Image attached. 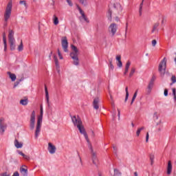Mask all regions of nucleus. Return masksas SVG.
Segmentation results:
<instances>
[{"label": "nucleus", "instance_id": "42", "mask_svg": "<svg viewBox=\"0 0 176 176\" xmlns=\"http://www.w3.org/2000/svg\"><path fill=\"white\" fill-rule=\"evenodd\" d=\"M164 95L165 96V97H167V96H168V89H164Z\"/></svg>", "mask_w": 176, "mask_h": 176}, {"label": "nucleus", "instance_id": "39", "mask_svg": "<svg viewBox=\"0 0 176 176\" xmlns=\"http://www.w3.org/2000/svg\"><path fill=\"white\" fill-rule=\"evenodd\" d=\"M155 160V155L153 154L150 155V160L151 162V164H153V160Z\"/></svg>", "mask_w": 176, "mask_h": 176}, {"label": "nucleus", "instance_id": "23", "mask_svg": "<svg viewBox=\"0 0 176 176\" xmlns=\"http://www.w3.org/2000/svg\"><path fill=\"white\" fill-rule=\"evenodd\" d=\"M160 25L159 23H156L154 24V25L153 26V29L151 30V32L153 34V32H155V31H157V28Z\"/></svg>", "mask_w": 176, "mask_h": 176}, {"label": "nucleus", "instance_id": "3", "mask_svg": "<svg viewBox=\"0 0 176 176\" xmlns=\"http://www.w3.org/2000/svg\"><path fill=\"white\" fill-rule=\"evenodd\" d=\"M72 47V50H73L72 52L70 53V57L72 58L73 60V64L74 65H79V58L78 57V48L76 47V46L72 45L71 46Z\"/></svg>", "mask_w": 176, "mask_h": 176}, {"label": "nucleus", "instance_id": "4", "mask_svg": "<svg viewBox=\"0 0 176 176\" xmlns=\"http://www.w3.org/2000/svg\"><path fill=\"white\" fill-rule=\"evenodd\" d=\"M8 41L10 43V50L13 51L16 50V40L14 39V32L13 30H9Z\"/></svg>", "mask_w": 176, "mask_h": 176}, {"label": "nucleus", "instance_id": "20", "mask_svg": "<svg viewBox=\"0 0 176 176\" xmlns=\"http://www.w3.org/2000/svg\"><path fill=\"white\" fill-rule=\"evenodd\" d=\"M155 85L154 82H149L148 85L147 87L148 89V93L151 94V91H152V89H153V85Z\"/></svg>", "mask_w": 176, "mask_h": 176}, {"label": "nucleus", "instance_id": "58", "mask_svg": "<svg viewBox=\"0 0 176 176\" xmlns=\"http://www.w3.org/2000/svg\"><path fill=\"white\" fill-rule=\"evenodd\" d=\"M118 119L120 120V110H119V109H118Z\"/></svg>", "mask_w": 176, "mask_h": 176}, {"label": "nucleus", "instance_id": "63", "mask_svg": "<svg viewBox=\"0 0 176 176\" xmlns=\"http://www.w3.org/2000/svg\"><path fill=\"white\" fill-rule=\"evenodd\" d=\"M109 65H110L111 64H112V59H109Z\"/></svg>", "mask_w": 176, "mask_h": 176}, {"label": "nucleus", "instance_id": "44", "mask_svg": "<svg viewBox=\"0 0 176 176\" xmlns=\"http://www.w3.org/2000/svg\"><path fill=\"white\" fill-rule=\"evenodd\" d=\"M20 5H24V6H27V3H25V1L21 0L19 1Z\"/></svg>", "mask_w": 176, "mask_h": 176}, {"label": "nucleus", "instance_id": "31", "mask_svg": "<svg viewBox=\"0 0 176 176\" xmlns=\"http://www.w3.org/2000/svg\"><path fill=\"white\" fill-rule=\"evenodd\" d=\"M125 91H126V97H125V102L129 100V87L125 88Z\"/></svg>", "mask_w": 176, "mask_h": 176}, {"label": "nucleus", "instance_id": "16", "mask_svg": "<svg viewBox=\"0 0 176 176\" xmlns=\"http://www.w3.org/2000/svg\"><path fill=\"white\" fill-rule=\"evenodd\" d=\"M45 98L47 101V104L48 107L50 105V98H49V91H47V87L45 86Z\"/></svg>", "mask_w": 176, "mask_h": 176}, {"label": "nucleus", "instance_id": "36", "mask_svg": "<svg viewBox=\"0 0 176 176\" xmlns=\"http://www.w3.org/2000/svg\"><path fill=\"white\" fill-rule=\"evenodd\" d=\"M66 2H67V5H69L70 8H72V6H74V3H72V0H66Z\"/></svg>", "mask_w": 176, "mask_h": 176}, {"label": "nucleus", "instance_id": "50", "mask_svg": "<svg viewBox=\"0 0 176 176\" xmlns=\"http://www.w3.org/2000/svg\"><path fill=\"white\" fill-rule=\"evenodd\" d=\"M19 84L20 81H16L14 85V89H15V87H17V86H19Z\"/></svg>", "mask_w": 176, "mask_h": 176}, {"label": "nucleus", "instance_id": "18", "mask_svg": "<svg viewBox=\"0 0 176 176\" xmlns=\"http://www.w3.org/2000/svg\"><path fill=\"white\" fill-rule=\"evenodd\" d=\"M172 171H173V165H171V161H168V166H167V174H168V175H170V174H171Z\"/></svg>", "mask_w": 176, "mask_h": 176}, {"label": "nucleus", "instance_id": "60", "mask_svg": "<svg viewBox=\"0 0 176 176\" xmlns=\"http://www.w3.org/2000/svg\"><path fill=\"white\" fill-rule=\"evenodd\" d=\"M127 72H129V69H125L124 72V75H127Z\"/></svg>", "mask_w": 176, "mask_h": 176}, {"label": "nucleus", "instance_id": "1", "mask_svg": "<svg viewBox=\"0 0 176 176\" xmlns=\"http://www.w3.org/2000/svg\"><path fill=\"white\" fill-rule=\"evenodd\" d=\"M78 129L79 132L80 134H82L84 135L87 144H88V148L89 151H91V154L92 156V162L94 164H97V153L94 151L93 149V146H91V143H90V140H89V136L87 135V133L86 132V129H85V126H83V124H81L79 126L77 127Z\"/></svg>", "mask_w": 176, "mask_h": 176}, {"label": "nucleus", "instance_id": "14", "mask_svg": "<svg viewBox=\"0 0 176 176\" xmlns=\"http://www.w3.org/2000/svg\"><path fill=\"white\" fill-rule=\"evenodd\" d=\"M93 106L94 109H98L100 108V99L98 98H96L94 100Z\"/></svg>", "mask_w": 176, "mask_h": 176}, {"label": "nucleus", "instance_id": "43", "mask_svg": "<svg viewBox=\"0 0 176 176\" xmlns=\"http://www.w3.org/2000/svg\"><path fill=\"white\" fill-rule=\"evenodd\" d=\"M155 80H156V76H153L151 80H150V82H152V83H155Z\"/></svg>", "mask_w": 176, "mask_h": 176}, {"label": "nucleus", "instance_id": "11", "mask_svg": "<svg viewBox=\"0 0 176 176\" xmlns=\"http://www.w3.org/2000/svg\"><path fill=\"white\" fill-rule=\"evenodd\" d=\"M62 47L65 53H68V40H67V37L62 39Z\"/></svg>", "mask_w": 176, "mask_h": 176}, {"label": "nucleus", "instance_id": "38", "mask_svg": "<svg viewBox=\"0 0 176 176\" xmlns=\"http://www.w3.org/2000/svg\"><path fill=\"white\" fill-rule=\"evenodd\" d=\"M117 66L118 67V68H122V67H123V63H122V60L118 61Z\"/></svg>", "mask_w": 176, "mask_h": 176}, {"label": "nucleus", "instance_id": "59", "mask_svg": "<svg viewBox=\"0 0 176 176\" xmlns=\"http://www.w3.org/2000/svg\"><path fill=\"white\" fill-rule=\"evenodd\" d=\"M113 149L114 151V153H116V151H118V148H116V146H113Z\"/></svg>", "mask_w": 176, "mask_h": 176}, {"label": "nucleus", "instance_id": "29", "mask_svg": "<svg viewBox=\"0 0 176 176\" xmlns=\"http://www.w3.org/2000/svg\"><path fill=\"white\" fill-rule=\"evenodd\" d=\"M78 1L83 6H87V0H78Z\"/></svg>", "mask_w": 176, "mask_h": 176}, {"label": "nucleus", "instance_id": "24", "mask_svg": "<svg viewBox=\"0 0 176 176\" xmlns=\"http://www.w3.org/2000/svg\"><path fill=\"white\" fill-rule=\"evenodd\" d=\"M53 21H54V25H58V17H57L56 15L53 16Z\"/></svg>", "mask_w": 176, "mask_h": 176}, {"label": "nucleus", "instance_id": "19", "mask_svg": "<svg viewBox=\"0 0 176 176\" xmlns=\"http://www.w3.org/2000/svg\"><path fill=\"white\" fill-rule=\"evenodd\" d=\"M114 9L118 10V12H122V6L119 3H116L113 4Z\"/></svg>", "mask_w": 176, "mask_h": 176}, {"label": "nucleus", "instance_id": "61", "mask_svg": "<svg viewBox=\"0 0 176 176\" xmlns=\"http://www.w3.org/2000/svg\"><path fill=\"white\" fill-rule=\"evenodd\" d=\"M50 3H51L52 6H54V0H51Z\"/></svg>", "mask_w": 176, "mask_h": 176}, {"label": "nucleus", "instance_id": "45", "mask_svg": "<svg viewBox=\"0 0 176 176\" xmlns=\"http://www.w3.org/2000/svg\"><path fill=\"white\" fill-rule=\"evenodd\" d=\"M171 80H172V83H175L176 82V77H175V76H173L171 77Z\"/></svg>", "mask_w": 176, "mask_h": 176}, {"label": "nucleus", "instance_id": "35", "mask_svg": "<svg viewBox=\"0 0 176 176\" xmlns=\"http://www.w3.org/2000/svg\"><path fill=\"white\" fill-rule=\"evenodd\" d=\"M172 91H173V98H174V100L176 101V89L175 88H173L172 89Z\"/></svg>", "mask_w": 176, "mask_h": 176}, {"label": "nucleus", "instance_id": "27", "mask_svg": "<svg viewBox=\"0 0 176 176\" xmlns=\"http://www.w3.org/2000/svg\"><path fill=\"white\" fill-rule=\"evenodd\" d=\"M24 50V45H23V41H21V44L18 46V52H23Z\"/></svg>", "mask_w": 176, "mask_h": 176}, {"label": "nucleus", "instance_id": "5", "mask_svg": "<svg viewBox=\"0 0 176 176\" xmlns=\"http://www.w3.org/2000/svg\"><path fill=\"white\" fill-rule=\"evenodd\" d=\"M167 68V59L164 58L159 64L158 71L161 75L164 76Z\"/></svg>", "mask_w": 176, "mask_h": 176}, {"label": "nucleus", "instance_id": "15", "mask_svg": "<svg viewBox=\"0 0 176 176\" xmlns=\"http://www.w3.org/2000/svg\"><path fill=\"white\" fill-rule=\"evenodd\" d=\"M20 173L22 175V176H28V169L27 168H20Z\"/></svg>", "mask_w": 176, "mask_h": 176}, {"label": "nucleus", "instance_id": "52", "mask_svg": "<svg viewBox=\"0 0 176 176\" xmlns=\"http://www.w3.org/2000/svg\"><path fill=\"white\" fill-rule=\"evenodd\" d=\"M163 130V125H160V127L157 129V131L160 132Z\"/></svg>", "mask_w": 176, "mask_h": 176}, {"label": "nucleus", "instance_id": "46", "mask_svg": "<svg viewBox=\"0 0 176 176\" xmlns=\"http://www.w3.org/2000/svg\"><path fill=\"white\" fill-rule=\"evenodd\" d=\"M153 118L155 119L156 120H157V119H159V116H157V113H154L153 114Z\"/></svg>", "mask_w": 176, "mask_h": 176}, {"label": "nucleus", "instance_id": "53", "mask_svg": "<svg viewBox=\"0 0 176 176\" xmlns=\"http://www.w3.org/2000/svg\"><path fill=\"white\" fill-rule=\"evenodd\" d=\"M115 67H113V64L109 65V69H111V71H113Z\"/></svg>", "mask_w": 176, "mask_h": 176}, {"label": "nucleus", "instance_id": "47", "mask_svg": "<svg viewBox=\"0 0 176 176\" xmlns=\"http://www.w3.org/2000/svg\"><path fill=\"white\" fill-rule=\"evenodd\" d=\"M157 43V41L156 40L152 41V46H153V47L156 46Z\"/></svg>", "mask_w": 176, "mask_h": 176}, {"label": "nucleus", "instance_id": "48", "mask_svg": "<svg viewBox=\"0 0 176 176\" xmlns=\"http://www.w3.org/2000/svg\"><path fill=\"white\" fill-rule=\"evenodd\" d=\"M3 43H6V34L5 33L3 34Z\"/></svg>", "mask_w": 176, "mask_h": 176}, {"label": "nucleus", "instance_id": "28", "mask_svg": "<svg viewBox=\"0 0 176 176\" xmlns=\"http://www.w3.org/2000/svg\"><path fill=\"white\" fill-rule=\"evenodd\" d=\"M145 129V127L142 126L141 128L138 129L137 131H136V135L137 137H140V134H141V131H142V130H144Z\"/></svg>", "mask_w": 176, "mask_h": 176}, {"label": "nucleus", "instance_id": "10", "mask_svg": "<svg viewBox=\"0 0 176 176\" xmlns=\"http://www.w3.org/2000/svg\"><path fill=\"white\" fill-rule=\"evenodd\" d=\"M116 31H118V25H116V23H111L109 27V32H110L113 36L115 34H116Z\"/></svg>", "mask_w": 176, "mask_h": 176}, {"label": "nucleus", "instance_id": "12", "mask_svg": "<svg viewBox=\"0 0 176 176\" xmlns=\"http://www.w3.org/2000/svg\"><path fill=\"white\" fill-rule=\"evenodd\" d=\"M47 151L50 152V155H54V153H56V151H57V148H56V146L50 142L48 143Z\"/></svg>", "mask_w": 176, "mask_h": 176}, {"label": "nucleus", "instance_id": "13", "mask_svg": "<svg viewBox=\"0 0 176 176\" xmlns=\"http://www.w3.org/2000/svg\"><path fill=\"white\" fill-rule=\"evenodd\" d=\"M3 120V118L0 119V134H3V133H5V130H6V127H8Z\"/></svg>", "mask_w": 176, "mask_h": 176}, {"label": "nucleus", "instance_id": "22", "mask_svg": "<svg viewBox=\"0 0 176 176\" xmlns=\"http://www.w3.org/2000/svg\"><path fill=\"white\" fill-rule=\"evenodd\" d=\"M8 75H9V76H10V79H11V80H12V82H14V80H16V74H12V73H10V72H8Z\"/></svg>", "mask_w": 176, "mask_h": 176}, {"label": "nucleus", "instance_id": "26", "mask_svg": "<svg viewBox=\"0 0 176 176\" xmlns=\"http://www.w3.org/2000/svg\"><path fill=\"white\" fill-rule=\"evenodd\" d=\"M20 104L21 105L25 106L28 105V99H22L20 100Z\"/></svg>", "mask_w": 176, "mask_h": 176}, {"label": "nucleus", "instance_id": "57", "mask_svg": "<svg viewBox=\"0 0 176 176\" xmlns=\"http://www.w3.org/2000/svg\"><path fill=\"white\" fill-rule=\"evenodd\" d=\"M18 153H19V155H21V156H23V157L25 155V154H24V153H23L21 151H18Z\"/></svg>", "mask_w": 176, "mask_h": 176}, {"label": "nucleus", "instance_id": "30", "mask_svg": "<svg viewBox=\"0 0 176 176\" xmlns=\"http://www.w3.org/2000/svg\"><path fill=\"white\" fill-rule=\"evenodd\" d=\"M114 176H122V173L118 169H114Z\"/></svg>", "mask_w": 176, "mask_h": 176}, {"label": "nucleus", "instance_id": "51", "mask_svg": "<svg viewBox=\"0 0 176 176\" xmlns=\"http://www.w3.org/2000/svg\"><path fill=\"white\" fill-rule=\"evenodd\" d=\"M3 45H4V52H6L8 49V44H6V43H3Z\"/></svg>", "mask_w": 176, "mask_h": 176}, {"label": "nucleus", "instance_id": "9", "mask_svg": "<svg viewBox=\"0 0 176 176\" xmlns=\"http://www.w3.org/2000/svg\"><path fill=\"white\" fill-rule=\"evenodd\" d=\"M30 130H34L35 129V111L32 112L30 116Z\"/></svg>", "mask_w": 176, "mask_h": 176}, {"label": "nucleus", "instance_id": "37", "mask_svg": "<svg viewBox=\"0 0 176 176\" xmlns=\"http://www.w3.org/2000/svg\"><path fill=\"white\" fill-rule=\"evenodd\" d=\"M130 65H131V63L130 61H127L125 66V69H129L130 68Z\"/></svg>", "mask_w": 176, "mask_h": 176}, {"label": "nucleus", "instance_id": "17", "mask_svg": "<svg viewBox=\"0 0 176 176\" xmlns=\"http://www.w3.org/2000/svg\"><path fill=\"white\" fill-rule=\"evenodd\" d=\"M54 60L56 65V67L57 68V72L58 74H60V65L58 64V59H57V56H54Z\"/></svg>", "mask_w": 176, "mask_h": 176}, {"label": "nucleus", "instance_id": "21", "mask_svg": "<svg viewBox=\"0 0 176 176\" xmlns=\"http://www.w3.org/2000/svg\"><path fill=\"white\" fill-rule=\"evenodd\" d=\"M14 145L17 149H19L20 148H23V144L19 142V140H14Z\"/></svg>", "mask_w": 176, "mask_h": 176}, {"label": "nucleus", "instance_id": "56", "mask_svg": "<svg viewBox=\"0 0 176 176\" xmlns=\"http://www.w3.org/2000/svg\"><path fill=\"white\" fill-rule=\"evenodd\" d=\"M162 120H160V121L156 123V126H160V124H162Z\"/></svg>", "mask_w": 176, "mask_h": 176}, {"label": "nucleus", "instance_id": "62", "mask_svg": "<svg viewBox=\"0 0 176 176\" xmlns=\"http://www.w3.org/2000/svg\"><path fill=\"white\" fill-rule=\"evenodd\" d=\"M108 13L110 16H112V11H111V10H109Z\"/></svg>", "mask_w": 176, "mask_h": 176}, {"label": "nucleus", "instance_id": "8", "mask_svg": "<svg viewBox=\"0 0 176 176\" xmlns=\"http://www.w3.org/2000/svg\"><path fill=\"white\" fill-rule=\"evenodd\" d=\"M71 119L75 127H78L81 124H83V123L82 122V120H80V118H79V116H71Z\"/></svg>", "mask_w": 176, "mask_h": 176}, {"label": "nucleus", "instance_id": "33", "mask_svg": "<svg viewBox=\"0 0 176 176\" xmlns=\"http://www.w3.org/2000/svg\"><path fill=\"white\" fill-rule=\"evenodd\" d=\"M137 93H135L133 94V96L132 98L131 102V105H133V104L134 103V101H135V98H137Z\"/></svg>", "mask_w": 176, "mask_h": 176}, {"label": "nucleus", "instance_id": "54", "mask_svg": "<svg viewBox=\"0 0 176 176\" xmlns=\"http://www.w3.org/2000/svg\"><path fill=\"white\" fill-rule=\"evenodd\" d=\"M24 159H25L26 160H30V156L27 155L25 154V155L23 156Z\"/></svg>", "mask_w": 176, "mask_h": 176}, {"label": "nucleus", "instance_id": "34", "mask_svg": "<svg viewBox=\"0 0 176 176\" xmlns=\"http://www.w3.org/2000/svg\"><path fill=\"white\" fill-rule=\"evenodd\" d=\"M127 30H129V23H126L125 26V38H127Z\"/></svg>", "mask_w": 176, "mask_h": 176}, {"label": "nucleus", "instance_id": "49", "mask_svg": "<svg viewBox=\"0 0 176 176\" xmlns=\"http://www.w3.org/2000/svg\"><path fill=\"white\" fill-rule=\"evenodd\" d=\"M149 141V133L147 132L146 135V142H148Z\"/></svg>", "mask_w": 176, "mask_h": 176}, {"label": "nucleus", "instance_id": "55", "mask_svg": "<svg viewBox=\"0 0 176 176\" xmlns=\"http://www.w3.org/2000/svg\"><path fill=\"white\" fill-rule=\"evenodd\" d=\"M0 176H9V174H8V173H1V175H0Z\"/></svg>", "mask_w": 176, "mask_h": 176}, {"label": "nucleus", "instance_id": "2", "mask_svg": "<svg viewBox=\"0 0 176 176\" xmlns=\"http://www.w3.org/2000/svg\"><path fill=\"white\" fill-rule=\"evenodd\" d=\"M43 119V107L41 106L40 115L38 117L37 123L36 126L35 138H38V137H39V134L41 133V127H42Z\"/></svg>", "mask_w": 176, "mask_h": 176}, {"label": "nucleus", "instance_id": "64", "mask_svg": "<svg viewBox=\"0 0 176 176\" xmlns=\"http://www.w3.org/2000/svg\"><path fill=\"white\" fill-rule=\"evenodd\" d=\"M134 176H138V173L137 172L134 173Z\"/></svg>", "mask_w": 176, "mask_h": 176}, {"label": "nucleus", "instance_id": "6", "mask_svg": "<svg viewBox=\"0 0 176 176\" xmlns=\"http://www.w3.org/2000/svg\"><path fill=\"white\" fill-rule=\"evenodd\" d=\"M12 1H10L7 5L6 12L4 13L5 21H8L9 19H10V16L12 14Z\"/></svg>", "mask_w": 176, "mask_h": 176}, {"label": "nucleus", "instance_id": "25", "mask_svg": "<svg viewBox=\"0 0 176 176\" xmlns=\"http://www.w3.org/2000/svg\"><path fill=\"white\" fill-rule=\"evenodd\" d=\"M144 1H142V3L140 5V8H139V16H142V6H144Z\"/></svg>", "mask_w": 176, "mask_h": 176}, {"label": "nucleus", "instance_id": "7", "mask_svg": "<svg viewBox=\"0 0 176 176\" xmlns=\"http://www.w3.org/2000/svg\"><path fill=\"white\" fill-rule=\"evenodd\" d=\"M77 9L80 13V14L81 15V16H80V21H85V23H90V21L89 20V19H87V16H86V14H85V12H83V10L82 8H80V7H79V6H77Z\"/></svg>", "mask_w": 176, "mask_h": 176}, {"label": "nucleus", "instance_id": "40", "mask_svg": "<svg viewBox=\"0 0 176 176\" xmlns=\"http://www.w3.org/2000/svg\"><path fill=\"white\" fill-rule=\"evenodd\" d=\"M58 56L60 58V60H63L64 58L63 57V55H61V52H60V50L58 49Z\"/></svg>", "mask_w": 176, "mask_h": 176}, {"label": "nucleus", "instance_id": "32", "mask_svg": "<svg viewBox=\"0 0 176 176\" xmlns=\"http://www.w3.org/2000/svg\"><path fill=\"white\" fill-rule=\"evenodd\" d=\"M135 74V68H131V72L129 73V78H131L133 75Z\"/></svg>", "mask_w": 176, "mask_h": 176}, {"label": "nucleus", "instance_id": "41", "mask_svg": "<svg viewBox=\"0 0 176 176\" xmlns=\"http://www.w3.org/2000/svg\"><path fill=\"white\" fill-rule=\"evenodd\" d=\"M116 60L117 61H122V56L120 55H117L116 57Z\"/></svg>", "mask_w": 176, "mask_h": 176}]
</instances>
